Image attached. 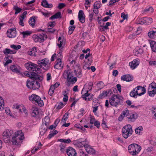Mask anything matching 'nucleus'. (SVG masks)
Returning <instances> with one entry per match:
<instances>
[{
	"label": "nucleus",
	"instance_id": "f257e3e1",
	"mask_svg": "<svg viewBox=\"0 0 156 156\" xmlns=\"http://www.w3.org/2000/svg\"><path fill=\"white\" fill-rule=\"evenodd\" d=\"M74 73L71 70H66L63 73V77L67 79V85L68 87L72 86L77 81L76 77H73Z\"/></svg>",
	"mask_w": 156,
	"mask_h": 156
},
{
	"label": "nucleus",
	"instance_id": "f03ea898",
	"mask_svg": "<svg viewBox=\"0 0 156 156\" xmlns=\"http://www.w3.org/2000/svg\"><path fill=\"white\" fill-rule=\"evenodd\" d=\"M128 148L129 152L133 155L138 154L141 149L140 146L135 144L129 145Z\"/></svg>",
	"mask_w": 156,
	"mask_h": 156
},
{
	"label": "nucleus",
	"instance_id": "7ed1b4c3",
	"mask_svg": "<svg viewBox=\"0 0 156 156\" xmlns=\"http://www.w3.org/2000/svg\"><path fill=\"white\" fill-rule=\"evenodd\" d=\"M122 135L125 139L127 138L129 136L131 135L133 133L132 127L129 124L127 125L124 126L122 130Z\"/></svg>",
	"mask_w": 156,
	"mask_h": 156
},
{
	"label": "nucleus",
	"instance_id": "20e7f679",
	"mask_svg": "<svg viewBox=\"0 0 156 156\" xmlns=\"http://www.w3.org/2000/svg\"><path fill=\"white\" fill-rule=\"evenodd\" d=\"M121 97L119 95L114 94L112 96L109 100L110 104L113 106H116L119 104Z\"/></svg>",
	"mask_w": 156,
	"mask_h": 156
},
{
	"label": "nucleus",
	"instance_id": "39448f33",
	"mask_svg": "<svg viewBox=\"0 0 156 156\" xmlns=\"http://www.w3.org/2000/svg\"><path fill=\"white\" fill-rule=\"evenodd\" d=\"M49 60L47 58H45L40 61H38L37 63L39 66L44 69L48 70L50 67V62Z\"/></svg>",
	"mask_w": 156,
	"mask_h": 156
},
{
	"label": "nucleus",
	"instance_id": "423d86ee",
	"mask_svg": "<svg viewBox=\"0 0 156 156\" xmlns=\"http://www.w3.org/2000/svg\"><path fill=\"white\" fill-rule=\"evenodd\" d=\"M26 85L28 88L33 90L38 89L40 86V83L37 81H31L28 80L26 82Z\"/></svg>",
	"mask_w": 156,
	"mask_h": 156
},
{
	"label": "nucleus",
	"instance_id": "0eeeda50",
	"mask_svg": "<svg viewBox=\"0 0 156 156\" xmlns=\"http://www.w3.org/2000/svg\"><path fill=\"white\" fill-rule=\"evenodd\" d=\"M26 68L29 71H35L37 73L40 72L41 69L37 67V65L33 63L30 62L25 64Z\"/></svg>",
	"mask_w": 156,
	"mask_h": 156
},
{
	"label": "nucleus",
	"instance_id": "6e6552de",
	"mask_svg": "<svg viewBox=\"0 0 156 156\" xmlns=\"http://www.w3.org/2000/svg\"><path fill=\"white\" fill-rule=\"evenodd\" d=\"M13 133L12 130L8 129H5L3 133L2 138L4 141L6 143L9 142L10 136Z\"/></svg>",
	"mask_w": 156,
	"mask_h": 156
},
{
	"label": "nucleus",
	"instance_id": "1a4fd4ad",
	"mask_svg": "<svg viewBox=\"0 0 156 156\" xmlns=\"http://www.w3.org/2000/svg\"><path fill=\"white\" fill-rule=\"evenodd\" d=\"M29 99L30 101H34L36 104H38L40 107L44 105V103L41 99L40 97L35 94H32L29 97Z\"/></svg>",
	"mask_w": 156,
	"mask_h": 156
},
{
	"label": "nucleus",
	"instance_id": "9d476101",
	"mask_svg": "<svg viewBox=\"0 0 156 156\" xmlns=\"http://www.w3.org/2000/svg\"><path fill=\"white\" fill-rule=\"evenodd\" d=\"M16 31L14 28L9 29L7 32V36L10 38H14L16 36Z\"/></svg>",
	"mask_w": 156,
	"mask_h": 156
},
{
	"label": "nucleus",
	"instance_id": "9b49d317",
	"mask_svg": "<svg viewBox=\"0 0 156 156\" xmlns=\"http://www.w3.org/2000/svg\"><path fill=\"white\" fill-rule=\"evenodd\" d=\"M140 61L138 59H135L129 63V65L132 69L136 68L139 64Z\"/></svg>",
	"mask_w": 156,
	"mask_h": 156
},
{
	"label": "nucleus",
	"instance_id": "f8f14e48",
	"mask_svg": "<svg viewBox=\"0 0 156 156\" xmlns=\"http://www.w3.org/2000/svg\"><path fill=\"white\" fill-rule=\"evenodd\" d=\"M129 113V111L127 108L125 109L119 117L118 120L119 121H121L123 119L124 117L126 116L127 118Z\"/></svg>",
	"mask_w": 156,
	"mask_h": 156
},
{
	"label": "nucleus",
	"instance_id": "ddd939ff",
	"mask_svg": "<svg viewBox=\"0 0 156 156\" xmlns=\"http://www.w3.org/2000/svg\"><path fill=\"white\" fill-rule=\"evenodd\" d=\"M66 152L68 156H76V151L71 147H69L67 149Z\"/></svg>",
	"mask_w": 156,
	"mask_h": 156
},
{
	"label": "nucleus",
	"instance_id": "4468645a",
	"mask_svg": "<svg viewBox=\"0 0 156 156\" xmlns=\"http://www.w3.org/2000/svg\"><path fill=\"white\" fill-rule=\"evenodd\" d=\"M137 89L136 90V93L137 95L140 96L145 93L146 92L145 88L142 87L141 86H139L137 87Z\"/></svg>",
	"mask_w": 156,
	"mask_h": 156
},
{
	"label": "nucleus",
	"instance_id": "2eb2a0df",
	"mask_svg": "<svg viewBox=\"0 0 156 156\" xmlns=\"http://www.w3.org/2000/svg\"><path fill=\"white\" fill-rule=\"evenodd\" d=\"M78 19L79 21L82 23L85 22V16L82 10H80L78 13Z\"/></svg>",
	"mask_w": 156,
	"mask_h": 156
},
{
	"label": "nucleus",
	"instance_id": "dca6fc26",
	"mask_svg": "<svg viewBox=\"0 0 156 156\" xmlns=\"http://www.w3.org/2000/svg\"><path fill=\"white\" fill-rule=\"evenodd\" d=\"M14 136H16V137L20 140H23L24 138V134L22 131L20 130H19L16 132Z\"/></svg>",
	"mask_w": 156,
	"mask_h": 156
},
{
	"label": "nucleus",
	"instance_id": "f3484780",
	"mask_svg": "<svg viewBox=\"0 0 156 156\" xmlns=\"http://www.w3.org/2000/svg\"><path fill=\"white\" fill-rule=\"evenodd\" d=\"M27 11H24L22 14L20 15V21L19 22V24L21 26L23 27L24 25V23H23V20L25 18L26 15L27 14Z\"/></svg>",
	"mask_w": 156,
	"mask_h": 156
},
{
	"label": "nucleus",
	"instance_id": "a211bd4d",
	"mask_svg": "<svg viewBox=\"0 0 156 156\" xmlns=\"http://www.w3.org/2000/svg\"><path fill=\"white\" fill-rule=\"evenodd\" d=\"M121 79V80L127 82L131 81L133 80V77L130 75L126 74L122 76Z\"/></svg>",
	"mask_w": 156,
	"mask_h": 156
},
{
	"label": "nucleus",
	"instance_id": "6ab92c4d",
	"mask_svg": "<svg viewBox=\"0 0 156 156\" xmlns=\"http://www.w3.org/2000/svg\"><path fill=\"white\" fill-rule=\"evenodd\" d=\"M56 64L55 65V68L57 69H61L63 67V65L62 64L61 59L58 58L56 61Z\"/></svg>",
	"mask_w": 156,
	"mask_h": 156
},
{
	"label": "nucleus",
	"instance_id": "aec40b11",
	"mask_svg": "<svg viewBox=\"0 0 156 156\" xmlns=\"http://www.w3.org/2000/svg\"><path fill=\"white\" fill-rule=\"evenodd\" d=\"M156 33V28L153 27L150 29V31L148 33V36L150 38H153Z\"/></svg>",
	"mask_w": 156,
	"mask_h": 156
},
{
	"label": "nucleus",
	"instance_id": "412c9836",
	"mask_svg": "<svg viewBox=\"0 0 156 156\" xmlns=\"http://www.w3.org/2000/svg\"><path fill=\"white\" fill-rule=\"evenodd\" d=\"M85 149L86 151L89 154H94L95 153V150L87 144V145L86 146Z\"/></svg>",
	"mask_w": 156,
	"mask_h": 156
},
{
	"label": "nucleus",
	"instance_id": "4be33fe9",
	"mask_svg": "<svg viewBox=\"0 0 156 156\" xmlns=\"http://www.w3.org/2000/svg\"><path fill=\"white\" fill-rule=\"evenodd\" d=\"M77 147L79 148L84 147L85 148L86 146L87 145V144H86V142L85 141H82L81 142H79V141H76L75 142Z\"/></svg>",
	"mask_w": 156,
	"mask_h": 156
},
{
	"label": "nucleus",
	"instance_id": "5701e85b",
	"mask_svg": "<svg viewBox=\"0 0 156 156\" xmlns=\"http://www.w3.org/2000/svg\"><path fill=\"white\" fill-rule=\"evenodd\" d=\"M66 43V40H58L57 45L59 48H62L65 46Z\"/></svg>",
	"mask_w": 156,
	"mask_h": 156
},
{
	"label": "nucleus",
	"instance_id": "b1692460",
	"mask_svg": "<svg viewBox=\"0 0 156 156\" xmlns=\"http://www.w3.org/2000/svg\"><path fill=\"white\" fill-rule=\"evenodd\" d=\"M32 112L31 113V115L33 117H36L39 114V110L38 108L35 107H33L32 108Z\"/></svg>",
	"mask_w": 156,
	"mask_h": 156
},
{
	"label": "nucleus",
	"instance_id": "393cba45",
	"mask_svg": "<svg viewBox=\"0 0 156 156\" xmlns=\"http://www.w3.org/2000/svg\"><path fill=\"white\" fill-rule=\"evenodd\" d=\"M149 43L152 51L156 52V42L154 41H149Z\"/></svg>",
	"mask_w": 156,
	"mask_h": 156
},
{
	"label": "nucleus",
	"instance_id": "a878e982",
	"mask_svg": "<svg viewBox=\"0 0 156 156\" xmlns=\"http://www.w3.org/2000/svg\"><path fill=\"white\" fill-rule=\"evenodd\" d=\"M41 5L44 7L51 8L53 7L52 4H49L48 2L46 0H43L41 2Z\"/></svg>",
	"mask_w": 156,
	"mask_h": 156
},
{
	"label": "nucleus",
	"instance_id": "bb28decb",
	"mask_svg": "<svg viewBox=\"0 0 156 156\" xmlns=\"http://www.w3.org/2000/svg\"><path fill=\"white\" fill-rule=\"evenodd\" d=\"M37 51L36 48L35 47L32 48L30 51H28V54L31 56H35L36 55V52Z\"/></svg>",
	"mask_w": 156,
	"mask_h": 156
},
{
	"label": "nucleus",
	"instance_id": "cd10ccee",
	"mask_svg": "<svg viewBox=\"0 0 156 156\" xmlns=\"http://www.w3.org/2000/svg\"><path fill=\"white\" fill-rule=\"evenodd\" d=\"M74 72L76 75L77 77H80L82 74L81 69L79 66H77V68L75 69Z\"/></svg>",
	"mask_w": 156,
	"mask_h": 156
},
{
	"label": "nucleus",
	"instance_id": "c85d7f7f",
	"mask_svg": "<svg viewBox=\"0 0 156 156\" xmlns=\"http://www.w3.org/2000/svg\"><path fill=\"white\" fill-rule=\"evenodd\" d=\"M66 144L64 143H61L60 144V150L63 153L66 152L67 149L66 148Z\"/></svg>",
	"mask_w": 156,
	"mask_h": 156
},
{
	"label": "nucleus",
	"instance_id": "c756f323",
	"mask_svg": "<svg viewBox=\"0 0 156 156\" xmlns=\"http://www.w3.org/2000/svg\"><path fill=\"white\" fill-rule=\"evenodd\" d=\"M48 127L45 126L44 125H42L40 129V134L41 135H44V133L46 132Z\"/></svg>",
	"mask_w": 156,
	"mask_h": 156
},
{
	"label": "nucleus",
	"instance_id": "7c9ffc66",
	"mask_svg": "<svg viewBox=\"0 0 156 156\" xmlns=\"http://www.w3.org/2000/svg\"><path fill=\"white\" fill-rule=\"evenodd\" d=\"M50 124V118L48 117H45L42 125H44L46 127H48Z\"/></svg>",
	"mask_w": 156,
	"mask_h": 156
},
{
	"label": "nucleus",
	"instance_id": "2f4dec72",
	"mask_svg": "<svg viewBox=\"0 0 156 156\" xmlns=\"http://www.w3.org/2000/svg\"><path fill=\"white\" fill-rule=\"evenodd\" d=\"M143 52V50L139 47L136 48L134 51V53L136 55H137L139 54H142Z\"/></svg>",
	"mask_w": 156,
	"mask_h": 156
},
{
	"label": "nucleus",
	"instance_id": "473e14b6",
	"mask_svg": "<svg viewBox=\"0 0 156 156\" xmlns=\"http://www.w3.org/2000/svg\"><path fill=\"white\" fill-rule=\"evenodd\" d=\"M30 78L33 80H37L39 78V76L34 72H31Z\"/></svg>",
	"mask_w": 156,
	"mask_h": 156
},
{
	"label": "nucleus",
	"instance_id": "72a5a7b5",
	"mask_svg": "<svg viewBox=\"0 0 156 156\" xmlns=\"http://www.w3.org/2000/svg\"><path fill=\"white\" fill-rule=\"evenodd\" d=\"M31 34V32L29 31H26L21 33L23 36V38H24L27 37L28 35Z\"/></svg>",
	"mask_w": 156,
	"mask_h": 156
},
{
	"label": "nucleus",
	"instance_id": "f704fd0d",
	"mask_svg": "<svg viewBox=\"0 0 156 156\" xmlns=\"http://www.w3.org/2000/svg\"><path fill=\"white\" fill-rule=\"evenodd\" d=\"M10 69L14 72L19 73L20 72L18 68L14 65H12L10 67Z\"/></svg>",
	"mask_w": 156,
	"mask_h": 156
},
{
	"label": "nucleus",
	"instance_id": "c9c22d12",
	"mask_svg": "<svg viewBox=\"0 0 156 156\" xmlns=\"http://www.w3.org/2000/svg\"><path fill=\"white\" fill-rule=\"evenodd\" d=\"M61 12H58L56 13L55 15L52 16L50 18V19L51 20H53L55 19H58L60 17H61Z\"/></svg>",
	"mask_w": 156,
	"mask_h": 156
},
{
	"label": "nucleus",
	"instance_id": "e433bc0d",
	"mask_svg": "<svg viewBox=\"0 0 156 156\" xmlns=\"http://www.w3.org/2000/svg\"><path fill=\"white\" fill-rule=\"evenodd\" d=\"M43 36L42 37H38L37 35L34 34L33 35V38L34 39H44V38H47V36L46 35L42 34L41 35V36Z\"/></svg>",
	"mask_w": 156,
	"mask_h": 156
},
{
	"label": "nucleus",
	"instance_id": "4c0bfd02",
	"mask_svg": "<svg viewBox=\"0 0 156 156\" xmlns=\"http://www.w3.org/2000/svg\"><path fill=\"white\" fill-rule=\"evenodd\" d=\"M3 53L5 54H14L16 53L13 51L10 50L8 48H5L3 51Z\"/></svg>",
	"mask_w": 156,
	"mask_h": 156
},
{
	"label": "nucleus",
	"instance_id": "58836bf2",
	"mask_svg": "<svg viewBox=\"0 0 156 156\" xmlns=\"http://www.w3.org/2000/svg\"><path fill=\"white\" fill-rule=\"evenodd\" d=\"M69 114L68 112H66L65 114L63 116L62 119V121L63 122L66 123V121L68 119V116Z\"/></svg>",
	"mask_w": 156,
	"mask_h": 156
},
{
	"label": "nucleus",
	"instance_id": "ea45409f",
	"mask_svg": "<svg viewBox=\"0 0 156 156\" xmlns=\"http://www.w3.org/2000/svg\"><path fill=\"white\" fill-rule=\"evenodd\" d=\"M101 4L100 2L97 1L94 3L93 7L99 9L101 7Z\"/></svg>",
	"mask_w": 156,
	"mask_h": 156
},
{
	"label": "nucleus",
	"instance_id": "a19ab883",
	"mask_svg": "<svg viewBox=\"0 0 156 156\" xmlns=\"http://www.w3.org/2000/svg\"><path fill=\"white\" fill-rule=\"evenodd\" d=\"M29 24L31 25L32 27L34 26L35 23V19L32 17H31L29 20Z\"/></svg>",
	"mask_w": 156,
	"mask_h": 156
},
{
	"label": "nucleus",
	"instance_id": "79ce46f5",
	"mask_svg": "<svg viewBox=\"0 0 156 156\" xmlns=\"http://www.w3.org/2000/svg\"><path fill=\"white\" fill-rule=\"evenodd\" d=\"M148 94L150 96H154L156 94V89H153L152 90H148Z\"/></svg>",
	"mask_w": 156,
	"mask_h": 156
},
{
	"label": "nucleus",
	"instance_id": "37998d69",
	"mask_svg": "<svg viewBox=\"0 0 156 156\" xmlns=\"http://www.w3.org/2000/svg\"><path fill=\"white\" fill-rule=\"evenodd\" d=\"M153 89H156V83L155 82H152L150 84L148 90H151Z\"/></svg>",
	"mask_w": 156,
	"mask_h": 156
},
{
	"label": "nucleus",
	"instance_id": "c03bdc74",
	"mask_svg": "<svg viewBox=\"0 0 156 156\" xmlns=\"http://www.w3.org/2000/svg\"><path fill=\"white\" fill-rule=\"evenodd\" d=\"M138 23L141 24L146 23V18H141L139 19L138 20Z\"/></svg>",
	"mask_w": 156,
	"mask_h": 156
},
{
	"label": "nucleus",
	"instance_id": "a18cd8bd",
	"mask_svg": "<svg viewBox=\"0 0 156 156\" xmlns=\"http://www.w3.org/2000/svg\"><path fill=\"white\" fill-rule=\"evenodd\" d=\"M4 101L0 97V111L2 110L4 107Z\"/></svg>",
	"mask_w": 156,
	"mask_h": 156
},
{
	"label": "nucleus",
	"instance_id": "49530a36",
	"mask_svg": "<svg viewBox=\"0 0 156 156\" xmlns=\"http://www.w3.org/2000/svg\"><path fill=\"white\" fill-rule=\"evenodd\" d=\"M55 88L54 86H51L48 91V94L51 96L54 92Z\"/></svg>",
	"mask_w": 156,
	"mask_h": 156
},
{
	"label": "nucleus",
	"instance_id": "de8ad7c7",
	"mask_svg": "<svg viewBox=\"0 0 156 156\" xmlns=\"http://www.w3.org/2000/svg\"><path fill=\"white\" fill-rule=\"evenodd\" d=\"M89 20L90 22H91L93 19L94 13L92 12L91 10H89Z\"/></svg>",
	"mask_w": 156,
	"mask_h": 156
},
{
	"label": "nucleus",
	"instance_id": "09e8293b",
	"mask_svg": "<svg viewBox=\"0 0 156 156\" xmlns=\"http://www.w3.org/2000/svg\"><path fill=\"white\" fill-rule=\"evenodd\" d=\"M59 141L62 143H64V144H69L71 142V140L70 139H60Z\"/></svg>",
	"mask_w": 156,
	"mask_h": 156
},
{
	"label": "nucleus",
	"instance_id": "8fccbe9b",
	"mask_svg": "<svg viewBox=\"0 0 156 156\" xmlns=\"http://www.w3.org/2000/svg\"><path fill=\"white\" fill-rule=\"evenodd\" d=\"M108 94V93L106 91H103L102 93L101 94L99 95V97L100 98H102L107 96Z\"/></svg>",
	"mask_w": 156,
	"mask_h": 156
},
{
	"label": "nucleus",
	"instance_id": "3c124183",
	"mask_svg": "<svg viewBox=\"0 0 156 156\" xmlns=\"http://www.w3.org/2000/svg\"><path fill=\"white\" fill-rule=\"evenodd\" d=\"M143 128L141 126H140L137 127L135 130V133L137 134H139L141 131H142Z\"/></svg>",
	"mask_w": 156,
	"mask_h": 156
},
{
	"label": "nucleus",
	"instance_id": "603ef678",
	"mask_svg": "<svg viewBox=\"0 0 156 156\" xmlns=\"http://www.w3.org/2000/svg\"><path fill=\"white\" fill-rule=\"evenodd\" d=\"M146 18V23L149 25L152 23L153 22V20L151 18Z\"/></svg>",
	"mask_w": 156,
	"mask_h": 156
},
{
	"label": "nucleus",
	"instance_id": "864d4df0",
	"mask_svg": "<svg viewBox=\"0 0 156 156\" xmlns=\"http://www.w3.org/2000/svg\"><path fill=\"white\" fill-rule=\"evenodd\" d=\"M75 28V27L74 26H70L69 28L68 34H71L73 33Z\"/></svg>",
	"mask_w": 156,
	"mask_h": 156
},
{
	"label": "nucleus",
	"instance_id": "5fc2aeb1",
	"mask_svg": "<svg viewBox=\"0 0 156 156\" xmlns=\"http://www.w3.org/2000/svg\"><path fill=\"white\" fill-rule=\"evenodd\" d=\"M137 95L136 93V91L135 89H134L133 91H132L130 93V96L133 97H134L136 95Z\"/></svg>",
	"mask_w": 156,
	"mask_h": 156
},
{
	"label": "nucleus",
	"instance_id": "6e6d98bb",
	"mask_svg": "<svg viewBox=\"0 0 156 156\" xmlns=\"http://www.w3.org/2000/svg\"><path fill=\"white\" fill-rule=\"evenodd\" d=\"M135 115L132 114V113H130L129 116H128V117L127 118L128 119L129 121H131L133 119H134V116Z\"/></svg>",
	"mask_w": 156,
	"mask_h": 156
},
{
	"label": "nucleus",
	"instance_id": "4d7b16f0",
	"mask_svg": "<svg viewBox=\"0 0 156 156\" xmlns=\"http://www.w3.org/2000/svg\"><path fill=\"white\" fill-rule=\"evenodd\" d=\"M19 139L16 137V136H14L12 138V141L13 144L16 145L17 143V140Z\"/></svg>",
	"mask_w": 156,
	"mask_h": 156
},
{
	"label": "nucleus",
	"instance_id": "13d9d810",
	"mask_svg": "<svg viewBox=\"0 0 156 156\" xmlns=\"http://www.w3.org/2000/svg\"><path fill=\"white\" fill-rule=\"evenodd\" d=\"M11 47L15 50H18L21 48V46L20 45H18L17 46L14 44L12 45H11Z\"/></svg>",
	"mask_w": 156,
	"mask_h": 156
},
{
	"label": "nucleus",
	"instance_id": "bf43d9fd",
	"mask_svg": "<svg viewBox=\"0 0 156 156\" xmlns=\"http://www.w3.org/2000/svg\"><path fill=\"white\" fill-rule=\"evenodd\" d=\"M97 85L100 89H102L104 86V83L102 81H100L99 83H98Z\"/></svg>",
	"mask_w": 156,
	"mask_h": 156
},
{
	"label": "nucleus",
	"instance_id": "052dcab7",
	"mask_svg": "<svg viewBox=\"0 0 156 156\" xmlns=\"http://www.w3.org/2000/svg\"><path fill=\"white\" fill-rule=\"evenodd\" d=\"M111 24V23H110L107 22L106 23V24L105 26H101V27L103 29L105 30H107L108 29V26H110Z\"/></svg>",
	"mask_w": 156,
	"mask_h": 156
},
{
	"label": "nucleus",
	"instance_id": "680f3d73",
	"mask_svg": "<svg viewBox=\"0 0 156 156\" xmlns=\"http://www.w3.org/2000/svg\"><path fill=\"white\" fill-rule=\"evenodd\" d=\"M153 11V9L152 7H149L145 10V12H147L151 13Z\"/></svg>",
	"mask_w": 156,
	"mask_h": 156
},
{
	"label": "nucleus",
	"instance_id": "e2e57ef3",
	"mask_svg": "<svg viewBox=\"0 0 156 156\" xmlns=\"http://www.w3.org/2000/svg\"><path fill=\"white\" fill-rule=\"evenodd\" d=\"M14 9L15 10V14L19 13L22 10V9L18 7H15L14 8Z\"/></svg>",
	"mask_w": 156,
	"mask_h": 156
},
{
	"label": "nucleus",
	"instance_id": "0e129e2a",
	"mask_svg": "<svg viewBox=\"0 0 156 156\" xmlns=\"http://www.w3.org/2000/svg\"><path fill=\"white\" fill-rule=\"evenodd\" d=\"M55 22H49L48 23V27H49L51 28L52 27H53L55 25Z\"/></svg>",
	"mask_w": 156,
	"mask_h": 156
},
{
	"label": "nucleus",
	"instance_id": "69168bd1",
	"mask_svg": "<svg viewBox=\"0 0 156 156\" xmlns=\"http://www.w3.org/2000/svg\"><path fill=\"white\" fill-rule=\"evenodd\" d=\"M121 17L123 18V20L127 19L128 15L127 14H126L124 12H122L121 14Z\"/></svg>",
	"mask_w": 156,
	"mask_h": 156
},
{
	"label": "nucleus",
	"instance_id": "338daca9",
	"mask_svg": "<svg viewBox=\"0 0 156 156\" xmlns=\"http://www.w3.org/2000/svg\"><path fill=\"white\" fill-rule=\"evenodd\" d=\"M99 9L95 8L94 7H93V13H94L96 15H97L99 13Z\"/></svg>",
	"mask_w": 156,
	"mask_h": 156
},
{
	"label": "nucleus",
	"instance_id": "774afa93",
	"mask_svg": "<svg viewBox=\"0 0 156 156\" xmlns=\"http://www.w3.org/2000/svg\"><path fill=\"white\" fill-rule=\"evenodd\" d=\"M152 113L154 114V118L156 119V107L153 108L152 109Z\"/></svg>",
	"mask_w": 156,
	"mask_h": 156
}]
</instances>
